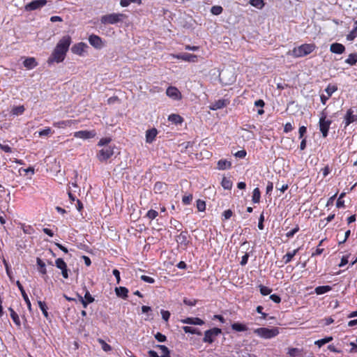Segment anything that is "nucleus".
<instances>
[{
  "instance_id": "39",
  "label": "nucleus",
  "mask_w": 357,
  "mask_h": 357,
  "mask_svg": "<svg viewBox=\"0 0 357 357\" xmlns=\"http://www.w3.org/2000/svg\"><path fill=\"white\" fill-rule=\"evenodd\" d=\"M38 306L40 309L41 310L43 315L47 318L48 317V312H47V307L45 302L38 301Z\"/></svg>"
},
{
  "instance_id": "9",
  "label": "nucleus",
  "mask_w": 357,
  "mask_h": 357,
  "mask_svg": "<svg viewBox=\"0 0 357 357\" xmlns=\"http://www.w3.org/2000/svg\"><path fill=\"white\" fill-rule=\"evenodd\" d=\"M96 135V132L94 130H79L73 133V136L76 138H79L82 139H89L95 137Z\"/></svg>"
},
{
  "instance_id": "7",
  "label": "nucleus",
  "mask_w": 357,
  "mask_h": 357,
  "mask_svg": "<svg viewBox=\"0 0 357 357\" xmlns=\"http://www.w3.org/2000/svg\"><path fill=\"white\" fill-rule=\"evenodd\" d=\"M222 333V330L218 328H213L204 332V337L203 342L205 343L211 344L215 341L216 337Z\"/></svg>"
},
{
  "instance_id": "57",
  "label": "nucleus",
  "mask_w": 357,
  "mask_h": 357,
  "mask_svg": "<svg viewBox=\"0 0 357 357\" xmlns=\"http://www.w3.org/2000/svg\"><path fill=\"white\" fill-rule=\"evenodd\" d=\"M22 297H23V299L24 300L26 305H27V307L29 310H31V301L26 294V293H24V294H22Z\"/></svg>"
},
{
  "instance_id": "3",
  "label": "nucleus",
  "mask_w": 357,
  "mask_h": 357,
  "mask_svg": "<svg viewBox=\"0 0 357 357\" xmlns=\"http://www.w3.org/2000/svg\"><path fill=\"white\" fill-rule=\"evenodd\" d=\"M254 333L264 339H271L279 334V328L273 327L271 328L261 327L254 330Z\"/></svg>"
},
{
  "instance_id": "52",
  "label": "nucleus",
  "mask_w": 357,
  "mask_h": 357,
  "mask_svg": "<svg viewBox=\"0 0 357 357\" xmlns=\"http://www.w3.org/2000/svg\"><path fill=\"white\" fill-rule=\"evenodd\" d=\"M140 278L144 282L149 283V284H153L155 282V280L153 278L147 276V275H143L140 277Z\"/></svg>"
},
{
  "instance_id": "64",
  "label": "nucleus",
  "mask_w": 357,
  "mask_h": 357,
  "mask_svg": "<svg viewBox=\"0 0 357 357\" xmlns=\"http://www.w3.org/2000/svg\"><path fill=\"white\" fill-rule=\"evenodd\" d=\"M350 345L352 347L351 349L350 350L351 353H356L357 352V338L356 342H350Z\"/></svg>"
},
{
  "instance_id": "8",
  "label": "nucleus",
  "mask_w": 357,
  "mask_h": 357,
  "mask_svg": "<svg viewBox=\"0 0 357 357\" xmlns=\"http://www.w3.org/2000/svg\"><path fill=\"white\" fill-rule=\"evenodd\" d=\"M188 238L189 234L188 231H183L176 237V241L182 248L185 249L190 243Z\"/></svg>"
},
{
  "instance_id": "28",
  "label": "nucleus",
  "mask_w": 357,
  "mask_h": 357,
  "mask_svg": "<svg viewBox=\"0 0 357 357\" xmlns=\"http://www.w3.org/2000/svg\"><path fill=\"white\" fill-rule=\"evenodd\" d=\"M167 185L162 182H156L153 187L155 193H162L166 189Z\"/></svg>"
},
{
  "instance_id": "41",
  "label": "nucleus",
  "mask_w": 357,
  "mask_h": 357,
  "mask_svg": "<svg viewBox=\"0 0 357 357\" xmlns=\"http://www.w3.org/2000/svg\"><path fill=\"white\" fill-rule=\"evenodd\" d=\"M98 341L100 343V344L101 345L102 349L103 351L107 352V351H110L112 350V347L109 344H108L107 343H106L105 340H103L102 339H98Z\"/></svg>"
},
{
  "instance_id": "49",
  "label": "nucleus",
  "mask_w": 357,
  "mask_h": 357,
  "mask_svg": "<svg viewBox=\"0 0 357 357\" xmlns=\"http://www.w3.org/2000/svg\"><path fill=\"white\" fill-rule=\"evenodd\" d=\"M299 229H300L299 226L298 225H296V227L294 229H292L291 230L289 231L286 234V236L288 238H292L294 236V234L299 231Z\"/></svg>"
},
{
  "instance_id": "23",
  "label": "nucleus",
  "mask_w": 357,
  "mask_h": 357,
  "mask_svg": "<svg viewBox=\"0 0 357 357\" xmlns=\"http://www.w3.org/2000/svg\"><path fill=\"white\" fill-rule=\"evenodd\" d=\"M218 169L221 170L230 169L231 163L227 160H220L217 164Z\"/></svg>"
},
{
  "instance_id": "53",
  "label": "nucleus",
  "mask_w": 357,
  "mask_h": 357,
  "mask_svg": "<svg viewBox=\"0 0 357 357\" xmlns=\"http://www.w3.org/2000/svg\"><path fill=\"white\" fill-rule=\"evenodd\" d=\"M162 318L165 321H168L169 317H170V312L167 310H161L160 311Z\"/></svg>"
},
{
  "instance_id": "55",
  "label": "nucleus",
  "mask_w": 357,
  "mask_h": 357,
  "mask_svg": "<svg viewBox=\"0 0 357 357\" xmlns=\"http://www.w3.org/2000/svg\"><path fill=\"white\" fill-rule=\"evenodd\" d=\"M155 338L160 342H164L166 341V336L160 333H157L155 335Z\"/></svg>"
},
{
  "instance_id": "50",
  "label": "nucleus",
  "mask_w": 357,
  "mask_h": 357,
  "mask_svg": "<svg viewBox=\"0 0 357 357\" xmlns=\"http://www.w3.org/2000/svg\"><path fill=\"white\" fill-rule=\"evenodd\" d=\"M158 215V211L151 209L146 213V217L150 220L155 219Z\"/></svg>"
},
{
  "instance_id": "13",
  "label": "nucleus",
  "mask_w": 357,
  "mask_h": 357,
  "mask_svg": "<svg viewBox=\"0 0 357 357\" xmlns=\"http://www.w3.org/2000/svg\"><path fill=\"white\" fill-rule=\"evenodd\" d=\"M354 112L351 108L347 110L343 122L344 123V128H347L351 123L357 121V114H354Z\"/></svg>"
},
{
  "instance_id": "56",
  "label": "nucleus",
  "mask_w": 357,
  "mask_h": 357,
  "mask_svg": "<svg viewBox=\"0 0 357 357\" xmlns=\"http://www.w3.org/2000/svg\"><path fill=\"white\" fill-rule=\"evenodd\" d=\"M50 133H52V130H51L50 128H46L45 129L42 130L38 132V135L40 137L48 135Z\"/></svg>"
},
{
  "instance_id": "21",
  "label": "nucleus",
  "mask_w": 357,
  "mask_h": 357,
  "mask_svg": "<svg viewBox=\"0 0 357 357\" xmlns=\"http://www.w3.org/2000/svg\"><path fill=\"white\" fill-rule=\"evenodd\" d=\"M23 64L26 69L31 70L38 65V63L36 62L35 58L29 57L24 61Z\"/></svg>"
},
{
  "instance_id": "14",
  "label": "nucleus",
  "mask_w": 357,
  "mask_h": 357,
  "mask_svg": "<svg viewBox=\"0 0 357 357\" xmlns=\"http://www.w3.org/2000/svg\"><path fill=\"white\" fill-rule=\"evenodd\" d=\"M56 266L61 271L62 276L67 279L68 278V270L66 263L61 258H58L55 261Z\"/></svg>"
},
{
  "instance_id": "18",
  "label": "nucleus",
  "mask_w": 357,
  "mask_h": 357,
  "mask_svg": "<svg viewBox=\"0 0 357 357\" xmlns=\"http://www.w3.org/2000/svg\"><path fill=\"white\" fill-rule=\"evenodd\" d=\"M75 124H77V121L75 120H66L54 122L53 126L58 128H65L67 127H71Z\"/></svg>"
},
{
  "instance_id": "60",
  "label": "nucleus",
  "mask_w": 357,
  "mask_h": 357,
  "mask_svg": "<svg viewBox=\"0 0 357 357\" xmlns=\"http://www.w3.org/2000/svg\"><path fill=\"white\" fill-rule=\"evenodd\" d=\"M246 151L245 150H241V151H237L234 155L236 157V158H244L245 156H246Z\"/></svg>"
},
{
  "instance_id": "42",
  "label": "nucleus",
  "mask_w": 357,
  "mask_h": 357,
  "mask_svg": "<svg viewBox=\"0 0 357 357\" xmlns=\"http://www.w3.org/2000/svg\"><path fill=\"white\" fill-rule=\"evenodd\" d=\"M345 63L349 64L350 66L355 65L357 63L355 54H350L348 58L345 60Z\"/></svg>"
},
{
  "instance_id": "12",
  "label": "nucleus",
  "mask_w": 357,
  "mask_h": 357,
  "mask_svg": "<svg viewBox=\"0 0 357 357\" xmlns=\"http://www.w3.org/2000/svg\"><path fill=\"white\" fill-rule=\"evenodd\" d=\"M166 94L168 97L175 100H179L182 98L181 92L175 86H169L166 90Z\"/></svg>"
},
{
  "instance_id": "32",
  "label": "nucleus",
  "mask_w": 357,
  "mask_h": 357,
  "mask_svg": "<svg viewBox=\"0 0 357 357\" xmlns=\"http://www.w3.org/2000/svg\"><path fill=\"white\" fill-rule=\"evenodd\" d=\"M357 37V26L354 23V27L352 30L347 34V40L349 41L354 40Z\"/></svg>"
},
{
  "instance_id": "43",
  "label": "nucleus",
  "mask_w": 357,
  "mask_h": 357,
  "mask_svg": "<svg viewBox=\"0 0 357 357\" xmlns=\"http://www.w3.org/2000/svg\"><path fill=\"white\" fill-rule=\"evenodd\" d=\"M112 139L110 137L101 138L98 143V146H109L108 144L111 142Z\"/></svg>"
},
{
  "instance_id": "38",
  "label": "nucleus",
  "mask_w": 357,
  "mask_h": 357,
  "mask_svg": "<svg viewBox=\"0 0 357 357\" xmlns=\"http://www.w3.org/2000/svg\"><path fill=\"white\" fill-rule=\"evenodd\" d=\"M131 3H137L138 5H140L142 3V0H121L120 1V5L122 7H127Z\"/></svg>"
},
{
  "instance_id": "29",
  "label": "nucleus",
  "mask_w": 357,
  "mask_h": 357,
  "mask_svg": "<svg viewBox=\"0 0 357 357\" xmlns=\"http://www.w3.org/2000/svg\"><path fill=\"white\" fill-rule=\"evenodd\" d=\"M221 185L225 190H231L233 186V183L230 178H227V177H223L222 182H221Z\"/></svg>"
},
{
  "instance_id": "44",
  "label": "nucleus",
  "mask_w": 357,
  "mask_h": 357,
  "mask_svg": "<svg viewBox=\"0 0 357 357\" xmlns=\"http://www.w3.org/2000/svg\"><path fill=\"white\" fill-rule=\"evenodd\" d=\"M260 293L264 296H267L270 294L272 291V289L264 285H259Z\"/></svg>"
},
{
  "instance_id": "2",
  "label": "nucleus",
  "mask_w": 357,
  "mask_h": 357,
  "mask_svg": "<svg viewBox=\"0 0 357 357\" xmlns=\"http://www.w3.org/2000/svg\"><path fill=\"white\" fill-rule=\"evenodd\" d=\"M316 48L314 44H303L298 47H294L292 50H289L287 54L292 56L295 58L303 57L312 53Z\"/></svg>"
},
{
  "instance_id": "16",
  "label": "nucleus",
  "mask_w": 357,
  "mask_h": 357,
  "mask_svg": "<svg viewBox=\"0 0 357 357\" xmlns=\"http://www.w3.org/2000/svg\"><path fill=\"white\" fill-rule=\"evenodd\" d=\"M87 47L88 46L86 43L81 42L74 45L71 50L74 54L81 56Z\"/></svg>"
},
{
  "instance_id": "46",
  "label": "nucleus",
  "mask_w": 357,
  "mask_h": 357,
  "mask_svg": "<svg viewBox=\"0 0 357 357\" xmlns=\"http://www.w3.org/2000/svg\"><path fill=\"white\" fill-rule=\"evenodd\" d=\"M22 229L24 233L26 234H33L34 233V229L30 225H22Z\"/></svg>"
},
{
  "instance_id": "40",
  "label": "nucleus",
  "mask_w": 357,
  "mask_h": 357,
  "mask_svg": "<svg viewBox=\"0 0 357 357\" xmlns=\"http://www.w3.org/2000/svg\"><path fill=\"white\" fill-rule=\"evenodd\" d=\"M249 3L257 8H262L264 6L263 0H249Z\"/></svg>"
},
{
  "instance_id": "35",
  "label": "nucleus",
  "mask_w": 357,
  "mask_h": 357,
  "mask_svg": "<svg viewBox=\"0 0 357 357\" xmlns=\"http://www.w3.org/2000/svg\"><path fill=\"white\" fill-rule=\"evenodd\" d=\"M332 340H333V337L330 336V337H326L321 339V340H318L315 341L314 344H315V345H317L318 347L320 348L322 346H324L325 344L328 343Z\"/></svg>"
},
{
  "instance_id": "20",
  "label": "nucleus",
  "mask_w": 357,
  "mask_h": 357,
  "mask_svg": "<svg viewBox=\"0 0 357 357\" xmlns=\"http://www.w3.org/2000/svg\"><path fill=\"white\" fill-rule=\"evenodd\" d=\"M158 134V131L155 128L148 130L146 132V142L149 144L152 143Z\"/></svg>"
},
{
  "instance_id": "11",
  "label": "nucleus",
  "mask_w": 357,
  "mask_h": 357,
  "mask_svg": "<svg viewBox=\"0 0 357 357\" xmlns=\"http://www.w3.org/2000/svg\"><path fill=\"white\" fill-rule=\"evenodd\" d=\"M89 42L91 46L97 50H100L104 46L102 38L95 34L89 36Z\"/></svg>"
},
{
  "instance_id": "34",
  "label": "nucleus",
  "mask_w": 357,
  "mask_h": 357,
  "mask_svg": "<svg viewBox=\"0 0 357 357\" xmlns=\"http://www.w3.org/2000/svg\"><path fill=\"white\" fill-rule=\"evenodd\" d=\"M260 197H261L260 190L258 188H256L255 189H254L253 192H252V201L253 202V203H255V204L259 203L260 201Z\"/></svg>"
},
{
  "instance_id": "59",
  "label": "nucleus",
  "mask_w": 357,
  "mask_h": 357,
  "mask_svg": "<svg viewBox=\"0 0 357 357\" xmlns=\"http://www.w3.org/2000/svg\"><path fill=\"white\" fill-rule=\"evenodd\" d=\"M0 149L6 153H11L12 149L7 144H2L0 143Z\"/></svg>"
},
{
  "instance_id": "33",
  "label": "nucleus",
  "mask_w": 357,
  "mask_h": 357,
  "mask_svg": "<svg viewBox=\"0 0 357 357\" xmlns=\"http://www.w3.org/2000/svg\"><path fill=\"white\" fill-rule=\"evenodd\" d=\"M25 110V108L23 105L14 107L11 110V114L14 116H20L22 115Z\"/></svg>"
},
{
  "instance_id": "37",
  "label": "nucleus",
  "mask_w": 357,
  "mask_h": 357,
  "mask_svg": "<svg viewBox=\"0 0 357 357\" xmlns=\"http://www.w3.org/2000/svg\"><path fill=\"white\" fill-rule=\"evenodd\" d=\"M337 90V87L333 84H328L327 87L325 89L324 91L326 93V95L331 97L333 93H335Z\"/></svg>"
},
{
  "instance_id": "6",
  "label": "nucleus",
  "mask_w": 357,
  "mask_h": 357,
  "mask_svg": "<svg viewBox=\"0 0 357 357\" xmlns=\"http://www.w3.org/2000/svg\"><path fill=\"white\" fill-rule=\"evenodd\" d=\"M331 123L332 121L331 120L326 119V114L324 112H322L319 119V130L324 137H326L328 136V130Z\"/></svg>"
},
{
  "instance_id": "48",
  "label": "nucleus",
  "mask_w": 357,
  "mask_h": 357,
  "mask_svg": "<svg viewBox=\"0 0 357 357\" xmlns=\"http://www.w3.org/2000/svg\"><path fill=\"white\" fill-rule=\"evenodd\" d=\"M157 347L159 348L162 353V356L167 357L168 355H169V349L165 346V345H157Z\"/></svg>"
},
{
  "instance_id": "54",
  "label": "nucleus",
  "mask_w": 357,
  "mask_h": 357,
  "mask_svg": "<svg viewBox=\"0 0 357 357\" xmlns=\"http://www.w3.org/2000/svg\"><path fill=\"white\" fill-rule=\"evenodd\" d=\"M88 303H93L94 301V298L91 295L88 290H86L84 297H83Z\"/></svg>"
},
{
  "instance_id": "58",
  "label": "nucleus",
  "mask_w": 357,
  "mask_h": 357,
  "mask_svg": "<svg viewBox=\"0 0 357 357\" xmlns=\"http://www.w3.org/2000/svg\"><path fill=\"white\" fill-rule=\"evenodd\" d=\"M264 213H262L260 215V217L259 218V222H258V227L261 230L264 229Z\"/></svg>"
},
{
  "instance_id": "27",
  "label": "nucleus",
  "mask_w": 357,
  "mask_h": 357,
  "mask_svg": "<svg viewBox=\"0 0 357 357\" xmlns=\"http://www.w3.org/2000/svg\"><path fill=\"white\" fill-rule=\"evenodd\" d=\"M168 120L176 125L181 124L183 122V118L176 114H170L168 117Z\"/></svg>"
},
{
  "instance_id": "45",
  "label": "nucleus",
  "mask_w": 357,
  "mask_h": 357,
  "mask_svg": "<svg viewBox=\"0 0 357 357\" xmlns=\"http://www.w3.org/2000/svg\"><path fill=\"white\" fill-rule=\"evenodd\" d=\"M222 10L223 8L220 6H213L211 9V12L215 15H220Z\"/></svg>"
},
{
  "instance_id": "51",
  "label": "nucleus",
  "mask_w": 357,
  "mask_h": 357,
  "mask_svg": "<svg viewBox=\"0 0 357 357\" xmlns=\"http://www.w3.org/2000/svg\"><path fill=\"white\" fill-rule=\"evenodd\" d=\"M192 200V195L191 194H189L188 195H184L182 198V202L185 205H188L191 203Z\"/></svg>"
},
{
  "instance_id": "36",
  "label": "nucleus",
  "mask_w": 357,
  "mask_h": 357,
  "mask_svg": "<svg viewBox=\"0 0 357 357\" xmlns=\"http://www.w3.org/2000/svg\"><path fill=\"white\" fill-rule=\"evenodd\" d=\"M197 56L195 54H189V53H183V61L188 62H196Z\"/></svg>"
},
{
  "instance_id": "1",
  "label": "nucleus",
  "mask_w": 357,
  "mask_h": 357,
  "mask_svg": "<svg viewBox=\"0 0 357 357\" xmlns=\"http://www.w3.org/2000/svg\"><path fill=\"white\" fill-rule=\"evenodd\" d=\"M71 44V38L69 36H64L57 43L52 54L49 57L48 63L54 62H62Z\"/></svg>"
},
{
  "instance_id": "25",
  "label": "nucleus",
  "mask_w": 357,
  "mask_h": 357,
  "mask_svg": "<svg viewBox=\"0 0 357 357\" xmlns=\"http://www.w3.org/2000/svg\"><path fill=\"white\" fill-rule=\"evenodd\" d=\"M331 289H332V287L329 285L319 286L315 288L314 292L317 295H321V294H326V293L330 291Z\"/></svg>"
},
{
  "instance_id": "30",
  "label": "nucleus",
  "mask_w": 357,
  "mask_h": 357,
  "mask_svg": "<svg viewBox=\"0 0 357 357\" xmlns=\"http://www.w3.org/2000/svg\"><path fill=\"white\" fill-rule=\"evenodd\" d=\"M298 251V249L294 250L292 252H287L285 255L283 257V260L285 264L289 263L293 257L297 254Z\"/></svg>"
},
{
  "instance_id": "17",
  "label": "nucleus",
  "mask_w": 357,
  "mask_h": 357,
  "mask_svg": "<svg viewBox=\"0 0 357 357\" xmlns=\"http://www.w3.org/2000/svg\"><path fill=\"white\" fill-rule=\"evenodd\" d=\"M181 322L185 324L197 326H202L204 324V321L198 317H187L185 319H181Z\"/></svg>"
},
{
  "instance_id": "15",
  "label": "nucleus",
  "mask_w": 357,
  "mask_h": 357,
  "mask_svg": "<svg viewBox=\"0 0 357 357\" xmlns=\"http://www.w3.org/2000/svg\"><path fill=\"white\" fill-rule=\"evenodd\" d=\"M229 104V100L228 99H220L213 102L209 108L211 110H218L227 107Z\"/></svg>"
},
{
  "instance_id": "61",
  "label": "nucleus",
  "mask_w": 357,
  "mask_h": 357,
  "mask_svg": "<svg viewBox=\"0 0 357 357\" xmlns=\"http://www.w3.org/2000/svg\"><path fill=\"white\" fill-rule=\"evenodd\" d=\"M183 303L189 306H195L197 303L196 300H190L186 298L183 299Z\"/></svg>"
},
{
  "instance_id": "63",
  "label": "nucleus",
  "mask_w": 357,
  "mask_h": 357,
  "mask_svg": "<svg viewBox=\"0 0 357 357\" xmlns=\"http://www.w3.org/2000/svg\"><path fill=\"white\" fill-rule=\"evenodd\" d=\"M232 211L230 209L226 210L223 213V216L225 220L229 219L232 216Z\"/></svg>"
},
{
  "instance_id": "47",
  "label": "nucleus",
  "mask_w": 357,
  "mask_h": 357,
  "mask_svg": "<svg viewBox=\"0 0 357 357\" xmlns=\"http://www.w3.org/2000/svg\"><path fill=\"white\" fill-rule=\"evenodd\" d=\"M197 208L199 211H204L206 210V203L204 201L198 199L197 201Z\"/></svg>"
},
{
  "instance_id": "4",
  "label": "nucleus",
  "mask_w": 357,
  "mask_h": 357,
  "mask_svg": "<svg viewBox=\"0 0 357 357\" xmlns=\"http://www.w3.org/2000/svg\"><path fill=\"white\" fill-rule=\"evenodd\" d=\"M126 15L122 13H112L101 17L100 22L103 24H115L122 22Z\"/></svg>"
},
{
  "instance_id": "24",
  "label": "nucleus",
  "mask_w": 357,
  "mask_h": 357,
  "mask_svg": "<svg viewBox=\"0 0 357 357\" xmlns=\"http://www.w3.org/2000/svg\"><path fill=\"white\" fill-rule=\"evenodd\" d=\"M36 264L38 266V271L42 275H45L47 273V268L45 262L40 259V258L36 259Z\"/></svg>"
},
{
  "instance_id": "26",
  "label": "nucleus",
  "mask_w": 357,
  "mask_h": 357,
  "mask_svg": "<svg viewBox=\"0 0 357 357\" xmlns=\"http://www.w3.org/2000/svg\"><path fill=\"white\" fill-rule=\"evenodd\" d=\"M231 328L234 331H238V332H244L248 331V328L246 326V325L236 322L231 324Z\"/></svg>"
},
{
  "instance_id": "5",
  "label": "nucleus",
  "mask_w": 357,
  "mask_h": 357,
  "mask_svg": "<svg viewBox=\"0 0 357 357\" xmlns=\"http://www.w3.org/2000/svg\"><path fill=\"white\" fill-rule=\"evenodd\" d=\"M114 146H105L97 153L96 157L100 162H105L109 159L114 154Z\"/></svg>"
},
{
  "instance_id": "31",
  "label": "nucleus",
  "mask_w": 357,
  "mask_h": 357,
  "mask_svg": "<svg viewBox=\"0 0 357 357\" xmlns=\"http://www.w3.org/2000/svg\"><path fill=\"white\" fill-rule=\"evenodd\" d=\"M9 311L10 312V317L13 319V322L17 326H20L21 322L19 318L18 314L14 311V310L11 307L9 308Z\"/></svg>"
},
{
  "instance_id": "62",
  "label": "nucleus",
  "mask_w": 357,
  "mask_h": 357,
  "mask_svg": "<svg viewBox=\"0 0 357 357\" xmlns=\"http://www.w3.org/2000/svg\"><path fill=\"white\" fill-rule=\"evenodd\" d=\"M321 171L322 172L324 177H326V176H327L330 174L331 169H330L328 165H326L323 169H321Z\"/></svg>"
},
{
  "instance_id": "19",
  "label": "nucleus",
  "mask_w": 357,
  "mask_h": 357,
  "mask_svg": "<svg viewBox=\"0 0 357 357\" xmlns=\"http://www.w3.org/2000/svg\"><path fill=\"white\" fill-rule=\"evenodd\" d=\"M330 50L334 54H341L344 52L345 47L341 43H334L331 45Z\"/></svg>"
},
{
  "instance_id": "10",
  "label": "nucleus",
  "mask_w": 357,
  "mask_h": 357,
  "mask_svg": "<svg viewBox=\"0 0 357 357\" xmlns=\"http://www.w3.org/2000/svg\"><path fill=\"white\" fill-rule=\"evenodd\" d=\"M46 3V0H34L25 6V10L26 11H32L37 9H40L43 8L44 6H45Z\"/></svg>"
},
{
  "instance_id": "22",
  "label": "nucleus",
  "mask_w": 357,
  "mask_h": 357,
  "mask_svg": "<svg viewBox=\"0 0 357 357\" xmlns=\"http://www.w3.org/2000/svg\"><path fill=\"white\" fill-rule=\"evenodd\" d=\"M115 292L117 296L125 299L128 297V289L124 287H116Z\"/></svg>"
}]
</instances>
